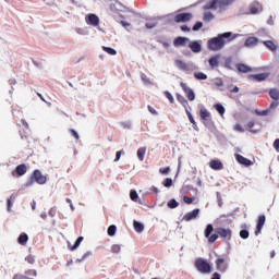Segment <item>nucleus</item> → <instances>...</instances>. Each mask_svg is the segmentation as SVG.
Returning <instances> with one entry per match:
<instances>
[{
    "mask_svg": "<svg viewBox=\"0 0 279 279\" xmlns=\"http://www.w3.org/2000/svg\"><path fill=\"white\" fill-rule=\"evenodd\" d=\"M215 228L213 225H207L205 229V238L208 239L209 243H215L219 236L223 239V241H231L232 240V229H226V228H217L216 232L213 234V231Z\"/></svg>",
    "mask_w": 279,
    "mask_h": 279,
    "instance_id": "f257e3e1",
    "label": "nucleus"
},
{
    "mask_svg": "<svg viewBox=\"0 0 279 279\" xmlns=\"http://www.w3.org/2000/svg\"><path fill=\"white\" fill-rule=\"evenodd\" d=\"M232 40H234V36L232 37L231 32H227L209 39L207 47L210 51H221V49H223L228 43H232Z\"/></svg>",
    "mask_w": 279,
    "mask_h": 279,
    "instance_id": "f03ea898",
    "label": "nucleus"
},
{
    "mask_svg": "<svg viewBox=\"0 0 279 279\" xmlns=\"http://www.w3.org/2000/svg\"><path fill=\"white\" fill-rule=\"evenodd\" d=\"M195 268L199 274H211L213 271V265L202 257L195 260Z\"/></svg>",
    "mask_w": 279,
    "mask_h": 279,
    "instance_id": "7ed1b4c3",
    "label": "nucleus"
},
{
    "mask_svg": "<svg viewBox=\"0 0 279 279\" xmlns=\"http://www.w3.org/2000/svg\"><path fill=\"white\" fill-rule=\"evenodd\" d=\"M31 180H34L37 184H47V175L43 174L40 170H34Z\"/></svg>",
    "mask_w": 279,
    "mask_h": 279,
    "instance_id": "20e7f679",
    "label": "nucleus"
},
{
    "mask_svg": "<svg viewBox=\"0 0 279 279\" xmlns=\"http://www.w3.org/2000/svg\"><path fill=\"white\" fill-rule=\"evenodd\" d=\"M260 12H263V3H260L257 0H254L248 5V12H246V14H260Z\"/></svg>",
    "mask_w": 279,
    "mask_h": 279,
    "instance_id": "39448f33",
    "label": "nucleus"
},
{
    "mask_svg": "<svg viewBox=\"0 0 279 279\" xmlns=\"http://www.w3.org/2000/svg\"><path fill=\"white\" fill-rule=\"evenodd\" d=\"M180 86L182 90L185 93L189 101H195V92H193V89H191V87H189V85H186V83L184 82H181Z\"/></svg>",
    "mask_w": 279,
    "mask_h": 279,
    "instance_id": "423d86ee",
    "label": "nucleus"
},
{
    "mask_svg": "<svg viewBox=\"0 0 279 279\" xmlns=\"http://www.w3.org/2000/svg\"><path fill=\"white\" fill-rule=\"evenodd\" d=\"M193 19L191 13H179L174 16V23H189Z\"/></svg>",
    "mask_w": 279,
    "mask_h": 279,
    "instance_id": "0eeeda50",
    "label": "nucleus"
},
{
    "mask_svg": "<svg viewBox=\"0 0 279 279\" xmlns=\"http://www.w3.org/2000/svg\"><path fill=\"white\" fill-rule=\"evenodd\" d=\"M197 217H199V208L185 214L182 218V221H193V219H197Z\"/></svg>",
    "mask_w": 279,
    "mask_h": 279,
    "instance_id": "6e6552de",
    "label": "nucleus"
},
{
    "mask_svg": "<svg viewBox=\"0 0 279 279\" xmlns=\"http://www.w3.org/2000/svg\"><path fill=\"white\" fill-rule=\"evenodd\" d=\"M265 221H266L265 215L258 216L257 225L255 229V236H258V234L263 232V227L265 226Z\"/></svg>",
    "mask_w": 279,
    "mask_h": 279,
    "instance_id": "1a4fd4ad",
    "label": "nucleus"
},
{
    "mask_svg": "<svg viewBox=\"0 0 279 279\" xmlns=\"http://www.w3.org/2000/svg\"><path fill=\"white\" fill-rule=\"evenodd\" d=\"M216 269L221 274L226 272L228 269V262H226L223 258L216 259Z\"/></svg>",
    "mask_w": 279,
    "mask_h": 279,
    "instance_id": "9d476101",
    "label": "nucleus"
},
{
    "mask_svg": "<svg viewBox=\"0 0 279 279\" xmlns=\"http://www.w3.org/2000/svg\"><path fill=\"white\" fill-rule=\"evenodd\" d=\"M234 156L239 165H243V167H252V165H254L252 160L243 157V155L235 154Z\"/></svg>",
    "mask_w": 279,
    "mask_h": 279,
    "instance_id": "9b49d317",
    "label": "nucleus"
},
{
    "mask_svg": "<svg viewBox=\"0 0 279 279\" xmlns=\"http://www.w3.org/2000/svg\"><path fill=\"white\" fill-rule=\"evenodd\" d=\"M209 167L210 169H213L214 171H221V169H223V163L221 162V160L219 159H213L209 162Z\"/></svg>",
    "mask_w": 279,
    "mask_h": 279,
    "instance_id": "f8f14e48",
    "label": "nucleus"
},
{
    "mask_svg": "<svg viewBox=\"0 0 279 279\" xmlns=\"http://www.w3.org/2000/svg\"><path fill=\"white\" fill-rule=\"evenodd\" d=\"M250 80H255V82H265L269 77L267 73H259V74H251Z\"/></svg>",
    "mask_w": 279,
    "mask_h": 279,
    "instance_id": "ddd939ff",
    "label": "nucleus"
},
{
    "mask_svg": "<svg viewBox=\"0 0 279 279\" xmlns=\"http://www.w3.org/2000/svg\"><path fill=\"white\" fill-rule=\"evenodd\" d=\"M219 60H221V54H216L209 58L208 62H209L210 69H217V66H219Z\"/></svg>",
    "mask_w": 279,
    "mask_h": 279,
    "instance_id": "4468645a",
    "label": "nucleus"
},
{
    "mask_svg": "<svg viewBox=\"0 0 279 279\" xmlns=\"http://www.w3.org/2000/svg\"><path fill=\"white\" fill-rule=\"evenodd\" d=\"M86 21L88 25H93L94 27H97V25H99V16H97L96 14H89Z\"/></svg>",
    "mask_w": 279,
    "mask_h": 279,
    "instance_id": "2eb2a0df",
    "label": "nucleus"
},
{
    "mask_svg": "<svg viewBox=\"0 0 279 279\" xmlns=\"http://www.w3.org/2000/svg\"><path fill=\"white\" fill-rule=\"evenodd\" d=\"M174 64H175L177 69H179L180 71H190L189 64H186V62H184L180 59H177L174 61Z\"/></svg>",
    "mask_w": 279,
    "mask_h": 279,
    "instance_id": "dca6fc26",
    "label": "nucleus"
},
{
    "mask_svg": "<svg viewBox=\"0 0 279 279\" xmlns=\"http://www.w3.org/2000/svg\"><path fill=\"white\" fill-rule=\"evenodd\" d=\"M15 173L19 177L25 175V173H27V166L25 163L16 166Z\"/></svg>",
    "mask_w": 279,
    "mask_h": 279,
    "instance_id": "f3484780",
    "label": "nucleus"
},
{
    "mask_svg": "<svg viewBox=\"0 0 279 279\" xmlns=\"http://www.w3.org/2000/svg\"><path fill=\"white\" fill-rule=\"evenodd\" d=\"M186 43H189V38H186V37H177L173 40L174 47H184L186 45Z\"/></svg>",
    "mask_w": 279,
    "mask_h": 279,
    "instance_id": "a211bd4d",
    "label": "nucleus"
},
{
    "mask_svg": "<svg viewBox=\"0 0 279 279\" xmlns=\"http://www.w3.org/2000/svg\"><path fill=\"white\" fill-rule=\"evenodd\" d=\"M189 47L193 53H199V51H202V45H199L197 41L190 43Z\"/></svg>",
    "mask_w": 279,
    "mask_h": 279,
    "instance_id": "6ab92c4d",
    "label": "nucleus"
},
{
    "mask_svg": "<svg viewBox=\"0 0 279 279\" xmlns=\"http://www.w3.org/2000/svg\"><path fill=\"white\" fill-rule=\"evenodd\" d=\"M258 45V38L256 37H248L244 43V47H256Z\"/></svg>",
    "mask_w": 279,
    "mask_h": 279,
    "instance_id": "aec40b11",
    "label": "nucleus"
},
{
    "mask_svg": "<svg viewBox=\"0 0 279 279\" xmlns=\"http://www.w3.org/2000/svg\"><path fill=\"white\" fill-rule=\"evenodd\" d=\"M263 45H265L269 51H278V45H276V43L272 40H265L263 41Z\"/></svg>",
    "mask_w": 279,
    "mask_h": 279,
    "instance_id": "412c9836",
    "label": "nucleus"
},
{
    "mask_svg": "<svg viewBox=\"0 0 279 279\" xmlns=\"http://www.w3.org/2000/svg\"><path fill=\"white\" fill-rule=\"evenodd\" d=\"M218 3H219L220 5H222V4H221V0H213L211 2H208V3L204 7V10H216Z\"/></svg>",
    "mask_w": 279,
    "mask_h": 279,
    "instance_id": "4be33fe9",
    "label": "nucleus"
},
{
    "mask_svg": "<svg viewBox=\"0 0 279 279\" xmlns=\"http://www.w3.org/2000/svg\"><path fill=\"white\" fill-rule=\"evenodd\" d=\"M236 69L239 71V73H251L252 68H250L248 65L244 64V63H239L236 65Z\"/></svg>",
    "mask_w": 279,
    "mask_h": 279,
    "instance_id": "5701e85b",
    "label": "nucleus"
},
{
    "mask_svg": "<svg viewBox=\"0 0 279 279\" xmlns=\"http://www.w3.org/2000/svg\"><path fill=\"white\" fill-rule=\"evenodd\" d=\"M27 241H29V236L27 235V233H21L17 238V243L20 245H27Z\"/></svg>",
    "mask_w": 279,
    "mask_h": 279,
    "instance_id": "b1692460",
    "label": "nucleus"
},
{
    "mask_svg": "<svg viewBox=\"0 0 279 279\" xmlns=\"http://www.w3.org/2000/svg\"><path fill=\"white\" fill-rule=\"evenodd\" d=\"M82 241H84V236H78L77 240L75 241L74 245L69 244V250H71V252L77 250L80 247V245L82 244Z\"/></svg>",
    "mask_w": 279,
    "mask_h": 279,
    "instance_id": "393cba45",
    "label": "nucleus"
},
{
    "mask_svg": "<svg viewBox=\"0 0 279 279\" xmlns=\"http://www.w3.org/2000/svg\"><path fill=\"white\" fill-rule=\"evenodd\" d=\"M145 154H147V148L141 147L137 149V158H138V160H141V162H143V160H145Z\"/></svg>",
    "mask_w": 279,
    "mask_h": 279,
    "instance_id": "a878e982",
    "label": "nucleus"
},
{
    "mask_svg": "<svg viewBox=\"0 0 279 279\" xmlns=\"http://www.w3.org/2000/svg\"><path fill=\"white\" fill-rule=\"evenodd\" d=\"M199 117L202 121H208L210 119V113L206 109H201Z\"/></svg>",
    "mask_w": 279,
    "mask_h": 279,
    "instance_id": "bb28decb",
    "label": "nucleus"
},
{
    "mask_svg": "<svg viewBox=\"0 0 279 279\" xmlns=\"http://www.w3.org/2000/svg\"><path fill=\"white\" fill-rule=\"evenodd\" d=\"M133 227H134V230L135 232H143V230H145V226L136 220L133 221Z\"/></svg>",
    "mask_w": 279,
    "mask_h": 279,
    "instance_id": "cd10ccee",
    "label": "nucleus"
},
{
    "mask_svg": "<svg viewBox=\"0 0 279 279\" xmlns=\"http://www.w3.org/2000/svg\"><path fill=\"white\" fill-rule=\"evenodd\" d=\"M14 199H16V195L12 194L10 198L7 201V210L10 213L12 210V206L14 204Z\"/></svg>",
    "mask_w": 279,
    "mask_h": 279,
    "instance_id": "c85d7f7f",
    "label": "nucleus"
},
{
    "mask_svg": "<svg viewBox=\"0 0 279 279\" xmlns=\"http://www.w3.org/2000/svg\"><path fill=\"white\" fill-rule=\"evenodd\" d=\"M269 97H271L275 101H279V89L271 88L269 90Z\"/></svg>",
    "mask_w": 279,
    "mask_h": 279,
    "instance_id": "c756f323",
    "label": "nucleus"
},
{
    "mask_svg": "<svg viewBox=\"0 0 279 279\" xmlns=\"http://www.w3.org/2000/svg\"><path fill=\"white\" fill-rule=\"evenodd\" d=\"M102 50H105L109 56H117V50L111 47L102 46Z\"/></svg>",
    "mask_w": 279,
    "mask_h": 279,
    "instance_id": "7c9ffc66",
    "label": "nucleus"
},
{
    "mask_svg": "<svg viewBox=\"0 0 279 279\" xmlns=\"http://www.w3.org/2000/svg\"><path fill=\"white\" fill-rule=\"evenodd\" d=\"M194 77L196 80H208V75L204 74V72H196V73H194Z\"/></svg>",
    "mask_w": 279,
    "mask_h": 279,
    "instance_id": "2f4dec72",
    "label": "nucleus"
},
{
    "mask_svg": "<svg viewBox=\"0 0 279 279\" xmlns=\"http://www.w3.org/2000/svg\"><path fill=\"white\" fill-rule=\"evenodd\" d=\"M179 206H180V203H178V201H175L174 198L168 202V208H178Z\"/></svg>",
    "mask_w": 279,
    "mask_h": 279,
    "instance_id": "473e14b6",
    "label": "nucleus"
},
{
    "mask_svg": "<svg viewBox=\"0 0 279 279\" xmlns=\"http://www.w3.org/2000/svg\"><path fill=\"white\" fill-rule=\"evenodd\" d=\"M109 236H114V234H117V226L111 225L108 230H107Z\"/></svg>",
    "mask_w": 279,
    "mask_h": 279,
    "instance_id": "72a5a7b5",
    "label": "nucleus"
},
{
    "mask_svg": "<svg viewBox=\"0 0 279 279\" xmlns=\"http://www.w3.org/2000/svg\"><path fill=\"white\" fill-rule=\"evenodd\" d=\"M215 109L217 110V112H219V114H221V116L226 114V108L222 107L221 104L215 105Z\"/></svg>",
    "mask_w": 279,
    "mask_h": 279,
    "instance_id": "f704fd0d",
    "label": "nucleus"
},
{
    "mask_svg": "<svg viewBox=\"0 0 279 279\" xmlns=\"http://www.w3.org/2000/svg\"><path fill=\"white\" fill-rule=\"evenodd\" d=\"M213 19H215V15L213 13L210 12L204 13V17H203L204 21L209 22V21H213Z\"/></svg>",
    "mask_w": 279,
    "mask_h": 279,
    "instance_id": "c9c22d12",
    "label": "nucleus"
},
{
    "mask_svg": "<svg viewBox=\"0 0 279 279\" xmlns=\"http://www.w3.org/2000/svg\"><path fill=\"white\" fill-rule=\"evenodd\" d=\"M187 118L190 123H192L194 125V130H197V123L195 122V118H193V114H191V112L187 111Z\"/></svg>",
    "mask_w": 279,
    "mask_h": 279,
    "instance_id": "e433bc0d",
    "label": "nucleus"
},
{
    "mask_svg": "<svg viewBox=\"0 0 279 279\" xmlns=\"http://www.w3.org/2000/svg\"><path fill=\"white\" fill-rule=\"evenodd\" d=\"M163 186H166V189H169V187L173 186V180L171 178H167L163 181Z\"/></svg>",
    "mask_w": 279,
    "mask_h": 279,
    "instance_id": "4c0bfd02",
    "label": "nucleus"
},
{
    "mask_svg": "<svg viewBox=\"0 0 279 279\" xmlns=\"http://www.w3.org/2000/svg\"><path fill=\"white\" fill-rule=\"evenodd\" d=\"M25 260L29 265H34V263H36V257L34 255H28V256L25 257Z\"/></svg>",
    "mask_w": 279,
    "mask_h": 279,
    "instance_id": "58836bf2",
    "label": "nucleus"
},
{
    "mask_svg": "<svg viewBox=\"0 0 279 279\" xmlns=\"http://www.w3.org/2000/svg\"><path fill=\"white\" fill-rule=\"evenodd\" d=\"M111 252H112L113 254H119V253L121 252V245H119V244H113V245L111 246Z\"/></svg>",
    "mask_w": 279,
    "mask_h": 279,
    "instance_id": "ea45409f",
    "label": "nucleus"
},
{
    "mask_svg": "<svg viewBox=\"0 0 279 279\" xmlns=\"http://www.w3.org/2000/svg\"><path fill=\"white\" fill-rule=\"evenodd\" d=\"M240 236H241V239H250V231H247V230H241L240 231Z\"/></svg>",
    "mask_w": 279,
    "mask_h": 279,
    "instance_id": "a19ab883",
    "label": "nucleus"
},
{
    "mask_svg": "<svg viewBox=\"0 0 279 279\" xmlns=\"http://www.w3.org/2000/svg\"><path fill=\"white\" fill-rule=\"evenodd\" d=\"M202 27H204V24L202 22H196L193 26V32H197L199 29H202Z\"/></svg>",
    "mask_w": 279,
    "mask_h": 279,
    "instance_id": "79ce46f5",
    "label": "nucleus"
},
{
    "mask_svg": "<svg viewBox=\"0 0 279 279\" xmlns=\"http://www.w3.org/2000/svg\"><path fill=\"white\" fill-rule=\"evenodd\" d=\"M177 99H178V101H180V104H182L183 106L189 105V101L185 100L182 95H177Z\"/></svg>",
    "mask_w": 279,
    "mask_h": 279,
    "instance_id": "37998d69",
    "label": "nucleus"
},
{
    "mask_svg": "<svg viewBox=\"0 0 279 279\" xmlns=\"http://www.w3.org/2000/svg\"><path fill=\"white\" fill-rule=\"evenodd\" d=\"M130 197H131L132 202H136L138 199V193H136V191H131Z\"/></svg>",
    "mask_w": 279,
    "mask_h": 279,
    "instance_id": "c03bdc74",
    "label": "nucleus"
},
{
    "mask_svg": "<svg viewBox=\"0 0 279 279\" xmlns=\"http://www.w3.org/2000/svg\"><path fill=\"white\" fill-rule=\"evenodd\" d=\"M165 96L170 101V104H174L175 102V99H173V95H171V93L165 92Z\"/></svg>",
    "mask_w": 279,
    "mask_h": 279,
    "instance_id": "a18cd8bd",
    "label": "nucleus"
},
{
    "mask_svg": "<svg viewBox=\"0 0 279 279\" xmlns=\"http://www.w3.org/2000/svg\"><path fill=\"white\" fill-rule=\"evenodd\" d=\"M25 275L36 277L38 276V272L36 271V269H29L25 271Z\"/></svg>",
    "mask_w": 279,
    "mask_h": 279,
    "instance_id": "49530a36",
    "label": "nucleus"
},
{
    "mask_svg": "<svg viewBox=\"0 0 279 279\" xmlns=\"http://www.w3.org/2000/svg\"><path fill=\"white\" fill-rule=\"evenodd\" d=\"M169 171H171V168L165 167L159 169V173H162V175L169 174Z\"/></svg>",
    "mask_w": 279,
    "mask_h": 279,
    "instance_id": "de8ad7c7",
    "label": "nucleus"
},
{
    "mask_svg": "<svg viewBox=\"0 0 279 279\" xmlns=\"http://www.w3.org/2000/svg\"><path fill=\"white\" fill-rule=\"evenodd\" d=\"M278 106H279V101L274 100L269 106V110H276V108H278Z\"/></svg>",
    "mask_w": 279,
    "mask_h": 279,
    "instance_id": "09e8293b",
    "label": "nucleus"
},
{
    "mask_svg": "<svg viewBox=\"0 0 279 279\" xmlns=\"http://www.w3.org/2000/svg\"><path fill=\"white\" fill-rule=\"evenodd\" d=\"M194 201H195L194 197H189V196H184V197H183V202H184L185 204H193Z\"/></svg>",
    "mask_w": 279,
    "mask_h": 279,
    "instance_id": "8fccbe9b",
    "label": "nucleus"
},
{
    "mask_svg": "<svg viewBox=\"0 0 279 279\" xmlns=\"http://www.w3.org/2000/svg\"><path fill=\"white\" fill-rule=\"evenodd\" d=\"M157 23L156 22H147L145 24V27H147V29H154V27H156Z\"/></svg>",
    "mask_w": 279,
    "mask_h": 279,
    "instance_id": "3c124183",
    "label": "nucleus"
},
{
    "mask_svg": "<svg viewBox=\"0 0 279 279\" xmlns=\"http://www.w3.org/2000/svg\"><path fill=\"white\" fill-rule=\"evenodd\" d=\"M254 125H256V122L250 121V122L246 124V128L250 130V132H256V131L252 130V128H254Z\"/></svg>",
    "mask_w": 279,
    "mask_h": 279,
    "instance_id": "603ef678",
    "label": "nucleus"
},
{
    "mask_svg": "<svg viewBox=\"0 0 279 279\" xmlns=\"http://www.w3.org/2000/svg\"><path fill=\"white\" fill-rule=\"evenodd\" d=\"M70 134L72 136H74V138H76V141H80V134H77L75 130L71 129L70 130Z\"/></svg>",
    "mask_w": 279,
    "mask_h": 279,
    "instance_id": "864d4df0",
    "label": "nucleus"
},
{
    "mask_svg": "<svg viewBox=\"0 0 279 279\" xmlns=\"http://www.w3.org/2000/svg\"><path fill=\"white\" fill-rule=\"evenodd\" d=\"M234 130H235V132H245V130L243 129V126L241 124H235Z\"/></svg>",
    "mask_w": 279,
    "mask_h": 279,
    "instance_id": "5fc2aeb1",
    "label": "nucleus"
},
{
    "mask_svg": "<svg viewBox=\"0 0 279 279\" xmlns=\"http://www.w3.org/2000/svg\"><path fill=\"white\" fill-rule=\"evenodd\" d=\"M214 84L215 86L221 87L223 86V81L221 78H217Z\"/></svg>",
    "mask_w": 279,
    "mask_h": 279,
    "instance_id": "6e6d98bb",
    "label": "nucleus"
},
{
    "mask_svg": "<svg viewBox=\"0 0 279 279\" xmlns=\"http://www.w3.org/2000/svg\"><path fill=\"white\" fill-rule=\"evenodd\" d=\"M87 256H90V252L85 253L81 259H76V263H82V260H85Z\"/></svg>",
    "mask_w": 279,
    "mask_h": 279,
    "instance_id": "4d7b16f0",
    "label": "nucleus"
},
{
    "mask_svg": "<svg viewBox=\"0 0 279 279\" xmlns=\"http://www.w3.org/2000/svg\"><path fill=\"white\" fill-rule=\"evenodd\" d=\"M274 148L276 149V151L279 153V138L275 140V142H274Z\"/></svg>",
    "mask_w": 279,
    "mask_h": 279,
    "instance_id": "13d9d810",
    "label": "nucleus"
},
{
    "mask_svg": "<svg viewBox=\"0 0 279 279\" xmlns=\"http://www.w3.org/2000/svg\"><path fill=\"white\" fill-rule=\"evenodd\" d=\"M234 0H220V3L222 5H230V3H232Z\"/></svg>",
    "mask_w": 279,
    "mask_h": 279,
    "instance_id": "bf43d9fd",
    "label": "nucleus"
},
{
    "mask_svg": "<svg viewBox=\"0 0 279 279\" xmlns=\"http://www.w3.org/2000/svg\"><path fill=\"white\" fill-rule=\"evenodd\" d=\"M119 160H121V150H118V151L116 153L114 162H119Z\"/></svg>",
    "mask_w": 279,
    "mask_h": 279,
    "instance_id": "052dcab7",
    "label": "nucleus"
},
{
    "mask_svg": "<svg viewBox=\"0 0 279 279\" xmlns=\"http://www.w3.org/2000/svg\"><path fill=\"white\" fill-rule=\"evenodd\" d=\"M257 114H259L260 117H267V114H269V110L258 111Z\"/></svg>",
    "mask_w": 279,
    "mask_h": 279,
    "instance_id": "680f3d73",
    "label": "nucleus"
},
{
    "mask_svg": "<svg viewBox=\"0 0 279 279\" xmlns=\"http://www.w3.org/2000/svg\"><path fill=\"white\" fill-rule=\"evenodd\" d=\"M148 111H149L151 114H158V112L156 111V109H154V107H151V106H148Z\"/></svg>",
    "mask_w": 279,
    "mask_h": 279,
    "instance_id": "e2e57ef3",
    "label": "nucleus"
},
{
    "mask_svg": "<svg viewBox=\"0 0 279 279\" xmlns=\"http://www.w3.org/2000/svg\"><path fill=\"white\" fill-rule=\"evenodd\" d=\"M120 23H121L122 27H125V29H128V27H130V23L126 21H121Z\"/></svg>",
    "mask_w": 279,
    "mask_h": 279,
    "instance_id": "0e129e2a",
    "label": "nucleus"
},
{
    "mask_svg": "<svg viewBox=\"0 0 279 279\" xmlns=\"http://www.w3.org/2000/svg\"><path fill=\"white\" fill-rule=\"evenodd\" d=\"M181 31L182 32H191V28L189 26H186V25H182L181 26Z\"/></svg>",
    "mask_w": 279,
    "mask_h": 279,
    "instance_id": "69168bd1",
    "label": "nucleus"
},
{
    "mask_svg": "<svg viewBox=\"0 0 279 279\" xmlns=\"http://www.w3.org/2000/svg\"><path fill=\"white\" fill-rule=\"evenodd\" d=\"M211 279H221V275H219V272H215Z\"/></svg>",
    "mask_w": 279,
    "mask_h": 279,
    "instance_id": "338daca9",
    "label": "nucleus"
},
{
    "mask_svg": "<svg viewBox=\"0 0 279 279\" xmlns=\"http://www.w3.org/2000/svg\"><path fill=\"white\" fill-rule=\"evenodd\" d=\"M230 93H239V86H234L232 89H229Z\"/></svg>",
    "mask_w": 279,
    "mask_h": 279,
    "instance_id": "774afa93",
    "label": "nucleus"
}]
</instances>
